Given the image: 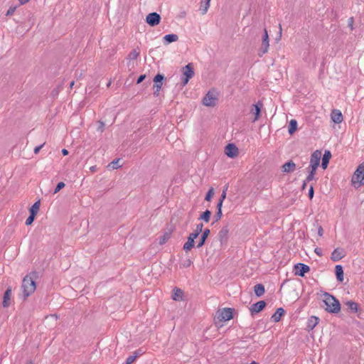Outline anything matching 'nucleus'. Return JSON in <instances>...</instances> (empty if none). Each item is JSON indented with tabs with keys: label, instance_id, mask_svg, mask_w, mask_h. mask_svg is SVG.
Returning a JSON list of instances; mask_svg holds the SVG:
<instances>
[{
	"label": "nucleus",
	"instance_id": "nucleus-1",
	"mask_svg": "<svg viewBox=\"0 0 364 364\" xmlns=\"http://www.w3.org/2000/svg\"><path fill=\"white\" fill-rule=\"evenodd\" d=\"M233 309L223 308L218 309L214 316V324L218 328L223 326L224 323L231 320L233 318Z\"/></svg>",
	"mask_w": 364,
	"mask_h": 364
},
{
	"label": "nucleus",
	"instance_id": "nucleus-2",
	"mask_svg": "<svg viewBox=\"0 0 364 364\" xmlns=\"http://www.w3.org/2000/svg\"><path fill=\"white\" fill-rule=\"evenodd\" d=\"M323 301L326 305L325 310L328 312L337 314L341 311L340 302L330 294H323Z\"/></svg>",
	"mask_w": 364,
	"mask_h": 364
},
{
	"label": "nucleus",
	"instance_id": "nucleus-3",
	"mask_svg": "<svg viewBox=\"0 0 364 364\" xmlns=\"http://www.w3.org/2000/svg\"><path fill=\"white\" fill-rule=\"evenodd\" d=\"M351 184L356 188L364 185V164H360L354 171L351 178Z\"/></svg>",
	"mask_w": 364,
	"mask_h": 364
},
{
	"label": "nucleus",
	"instance_id": "nucleus-4",
	"mask_svg": "<svg viewBox=\"0 0 364 364\" xmlns=\"http://www.w3.org/2000/svg\"><path fill=\"white\" fill-rule=\"evenodd\" d=\"M21 287L25 297H28L35 291L36 286L33 279L27 275L23 279Z\"/></svg>",
	"mask_w": 364,
	"mask_h": 364
},
{
	"label": "nucleus",
	"instance_id": "nucleus-5",
	"mask_svg": "<svg viewBox=\"0 0 364 364\" xmlns=\"http://www.w3.org/2000/svg\"><path fill=\"white\" fill-rule=\"evenodd\" d=\"M218 94L215 89L209 90L203 99V104L206 107H215L218 101Z\"/></svg>",
	"mask_w": 364,
	"mask_h": 364
},
{
	"label": "nucleus",
	"instance_id": "nucleus-6",
	"mask_svg": "<svg viewBox=\"0 0 364 364\" xmlns=\"http://www.w3.org/2000/svg\"><path fill=\"white\" fill-rule=\"evenodd\" d=\"M182 84L183 85H186L190 79H191L194 76V67L193 63H188L186 66H184L182 70Z\"/></svg>",
	"mask_w": 364,
	"mask_h": 364
},
{
	"label": "nucleus",
	"instance_id": "nucleus-7",
	"mask_svg": "<svg viewBox=\"0 0 364 364\" xmlns=\"http://www.w3.org/2000/svg\"><path fill=\"white\" fill-rule=\"evenodd\" d=\"M269 35L267 30L264 28V35L262 37V44L261 47L259 50L258 55L259 56H262L264 54L267 53L269 50Z\"/></svg>",
	"mask_w": 364,
	"mask_h": 364
},
{
	"label": "nucleus",
	"instance_id": "nucleus-8",
	"mask_svg": "<svg viewBox=\"0 0 364 364\" xmlns=\"http://www.w3.org/2000/svg\"><path fill=\"white\" fill-rule=\"evenodd\" d=\"M263 107V104L258 102L257 104L253 105L250 108V114L253 116L252 122H256L260 117L261 109Z\"/></svg>",
	"mask_w": 364,
	"mask_h": 364
},
{
	"label": "nucleus",
	"instance_id": "nucleus-9",
	"mask_svg": "<svg viewBox=\"0 0 364 364\" xmlns=\"http://www.w3.org/2000/svg\"><path fill=\"white\" fill-rule=\"evenodd\" d=\"M164 80V75H161V74H157L154 78V95L155 96H159V92L161 90V88L162 87V85H163V81Z\"/></svg>",
	"mask_w": 364,
	"mask_h": 364
},
{
	"label": "nucleus",
	"instance_id": "nucleus-10",
	"mask_svg": "<svg viewBox=\"0 0 364 364\" xmlns=\"http://www.w3.org/2000/svg\"><path fill=\"white\" fill-rule=\"evenodd\" d=\"M161 16L159 14L153 12L146 16V21L151 26H155L160 23Z\"/></svg>",
	"mask_w": 364,
	"mask_h": 364
},
{
	"label": "nucleus",
	"instance_id": "nucleus-11",
	"mask_svg": "<svg viewBox=\"0 0 364 364\" xmlns=\"http://www.w3.org/2000/svg\"><path fill=\"white\" fill-rule=\"evenodd\" d=\"M322 153L320 150H316L311 156L310 164L309 166L318 167Z\"/></svg>",
	"mask_w": 364,
	"mask_h": 364
},
{
	"label": "nucleus",
	"instance_id": "nucleus-12",
	"mask_svg": "<svg viewBox=\"0 0 364 364\" xmlns=\"http://www.w3.org/2000/svg\"><path fill=\"white\" fill-rule=\"evenodd\" d=\"M295 275L304 277V274L310 271V268L308 265L298 263L294 265Z\"/></svg>",
	"mask_w": 364,
	"mask_h": 364
},
{
	"label": "nucleus",
	"instance_id": "nucleus-13",
	"mask_svg": "<svg viewBox=\"0 0 364 364\" xmlns=\"http://www.w3.org/2000/svg\"><path fill=\"white\" fill-rule=\"evenodd\" d=\"M11 297H12V289L11 287H8L6 291L4 292L3 296L2 305L4 308H8L11 304Z\"/></svg>",
	"mask_w": 364,
	"mask_h": 364
},
{
	"label": "nucleus",
	"instance_id": "nucleus-14",
	"mask_svg": "<svg viewBox=\"0 0 364 364\" xmlns=\"http://www.w3.org/2000/svg\"><path fill=\"white\" fill-rule=\"evenodd\" d=\"M225 154L230 158H235L238 155V149L233 144H229L225 149Z\"/></svg>",
	"mask_w": 364,
	"mask_h": 364
},
{
	"label": "nucleus",
	"instance_id": "nucleus-15",
	"mask_svg": "<svg viewBox=\"0 0 364 364\" xmlns=\"http://www.w3.org/2000/svg\"><path fill=\"white\" fill-rule=\"evenodd\" d=\"M331 119L336 124H341L343 121V116L339 109H334L331 111Z\"/></svg>",
	"mask_w": 364,
	"mask_h": 364
},
{
	"label": "nucleus",
	"instance_id": "nucleus-16",
	"mask_svg": "<svg viewBox=\"0 0 364 364\" xmlns=\"http://www.w3.org/2000/svg\"><path fill=\"white\" fill-rule=\"evenodd\" d=\"M345 256V252L341 248H336L333 250V252L331 254V259L334 261L337 262Z\"/></svg>",
	"mask_w": 364,
	"mask_h": 364
},
{
	"label": "nucleus",
	"instance_id": "nucleus-17",
	"mask_svg": "<svg viewBox=\"0 0 364 364\" xmlns=\"http://www.w3.org/2000/svg\"><path fill=\"white\" fill-rule=\"evenodd\" d=\"M266 306V303L264 301H259L252 304L250 309L252 314H256L260 312Z\"/></svg>",
	"mask_w": 364,
	"mask_h": 364
},
{
	"label": "nucleus",
	"instance_id": "nucleus-18",
	"mask_svg": "<svg viewBox=\"0 0 364 364\" xmlns=\"http://www.w3.org/2000/svg\"><path fill=\"white\" fill-rule=\"evenodd\" d=\"M210 233V230L208 228L205 229L200 236V240L197 245V247L200 248L203 247L205 242L206 239Z\"/></svg>",
	"mask_w": 364,
	"mask_h": 364
},
{
	"label": "nucleus",
	"instance_id": "nucleus-19",
	"mask_svg": "<svg viewBox=\"0 0 364 364\" xmlns=\"http://www.w3.org/2000/svg\"><path fill=\"white\" fill-rule=\"evenodd\" d=\"M295 169H296V164L292 161H289L285 163L282 167V170L284 173L292 172Z\"/></svg>",
	"mask_w": 364,
	"mask_h": 364
},
{
	"label": "nucleus",
	"instance_id": "nucleus-20",
	"mask_svg": "<svg viewBox=\"0 0 364 364\" xmlns=\"http://www.w3.org/2000/svg\"><path fill=\"white\" fill-rule=\"evenodd\" d=\"M331 158V154L330 151H328V150L325 151V153L322 158V163H321V166H322L323 169L325 170L327 168L328 164L329 163Z\"/></svg>",
	"mask_w": 364,
	"mask_h": 364
},
{
	"label": "nucleus",
	"instance_id": "nucleus-21",
	"mask_svg": "<svg viewBox=\"0 0 364 364\" xmlns=\"http://www.w3.org/2000/svg\"><path fill=\"white\" fill-rule=\"evenodd\" d=\"M183 297V291L179 288H174L173 290L172 299L175 301H181Z\"/></svg>",
	"mask_w": 364,
	"mask_h": 364
},
{
	"label": "nucleus",
	"instance_id": "nucleus-22",
	"mask_svg": "<svg viewBox=\"0 0 364 364\" xmlns=\"http://www.w3.org/2000/svg\"><path fill=\"white\" fill-rule=\"evenodd\" d=\"M284 310L283 308H279L277 309L275 313L272 316V319L274 322H279L281 320V318L284 315Z\"/></svg>",
	"mask_w": 364,
	"mask_h": 364
},
{
	"label": "nucleus",
	"instance_id": "nucleus-23",
	"mask_svg": "<svg viewBox=\"0 0 364 364\" xmlns=\"http://www.w3.org/2000/svg\"><path fill=\"white\" fill-rule=\"evenodd\" d=\"M195 245V240L188 237L187 241L184 243L183 249L186 252H190Z\"/></svg>",
	"mask_w": 364,
	"mask_h": 364
},
{
	"label": "nucleus",
	"instance_id": "nucleus-24",
	"mask_svg": "<svg viewBox=\"0 0 364 364\" xmlns=\"http://www.w3.org/2000/svg\"><path fill=\"white\" fill-rule=\"evenodd\" d=\"M318 323V318L316 316H311L307 322L308 329L313 330Z\"/></svg>",
	"mask_w": 364,
	"mask_h": 364
},
{
	"label": "nucleus",
	"instance_id": "nucleus-25",
	"mask_svg": "<svg viewBox=\"0 0 364 364\" xmlns=\"http://www.w3.org/2000/svg\"><path fill=\"white\" fill-rule=\"evenodd\" d=\"M229 230L228 228H223L219 233H218V237L220 242H225L228 239Z\"/></svg>",
	"mask_w": 364,
	"mask_h": 364
},
{
	"label": "nucleus",
	"instance_id": "nucleus-26",
	"mask_svg": "<svg viewBox=\"0 0 364 364\" xmlns=\"http://www.w3.org/2000/svg\"><path fill=\"white\" fill-rule=\"evenodd\" d=\"M211 0H201L200 9L203 14H205L210 7V2Z\"/></svg>",
	"mask_w": 364,
	"mask_h": 364
},
{
	"label": "nucleus",
	"instance_id": "nucleus-27",
	"mask_svg": "<svg viewBox=\"0 0 364 364\" xmlns=\"http://www.w3.org/2000/svg\"><path fill=\"white\" fill-rule=\"evenodd\" d=\"M336 278L338 281H343V270L341 265H336L335 267Z\"/></svg>",
	"mask_w": 364,
	"mask_h": 364
},
{
	"label": "nucleus",
	"instance_id": "nucleus-28",
	"mask_svg": "<svg viewBox=\"0 0 364 364\" xmlns=\"http://www.w3.org/2000/svg\"><path fill=\"white\" fill-rule=\"evenodd\" d=\"M297 129V122L295 119H291L289 122L288 132L290 135H292Z\"/></svg>",
	"mask_w": 364,
	"mask_h": 364
},
{
	"label": "nucleus",
	"instance_id": "nucleus-29",
	"mask_svg": "<svg viewBox=\"0 0 364 364\" xmlns=\"http://www.w3.org/2000/svg\"><path fill=\"white\" fill-rule=\"evenodd\" d=\"M40 205H41L40 200H38L36 203H34V204L31 206V208L29 210L30 214L36 216L39 211Z\"/></svg>",
	"mask_w": 364,
	"mask_h": 364
},
{
	"label": "nucleus",
	"instance_id": "nucleus-30",
	"mask_svg": "<svg viewBox=\"0 0 364 364\" xmlns=\"http://www.w3.org/2000/svg\"><path fill=\"white\" fill-rule=\"evenodd\" d=\"M254 291L257 296H261L264 293V287L261 284H256L254 287Z\"/></svg>",
	"mask_w": 364,
	"mask_h": 364
},
{
	"label": "nucleus",
	"instance_id": "nucleus-31",
	"mask_svg": "<svg viewBox=\"0 0 364 364\" xmlns=\"http://www.w3.org/2000/svg\"><path fill=\"white\" fill-rule=\"evenodd\" d=\"M164 41L168 43L176 42L178 41V37L176 34H168L164 37Z\"/></svg>",
	"mask_w": 364,
	"mask_h": 364
},
{
	"label": "nucleus",
	"instance_id": "nucleus-32",
	"mask_svg": "<svg viewBox=\"0 0 364 364\" xmlns=\"http://www.w3.org/2000/svg\"><path fill=\"white\" fill-rule=\"evenodd\" d=\"M210 215L211 212L209 210H206L200 215L199 219L204 220L205 223H208L210 221Z\"/></svg>",
	"mask_w": 364,
	"mask_h": 364
},
{
	"label": "nucleus",
	"instance_id": "nucleus-33",
	"mask_svg": "<svg viewBox=\"0 0 364 364\" xmlns=\"http://www.w3.org/2000/svg\"><path fill=\"white\" fill-rule=\"evenodd\" d=\"M346 304L353 311L356 312L358 311V304L355 302L349 301Z\"/></svg>",
	"mask_w": 364,
	"mask_h": 364
},
{
	"label": "nucleus",
	"instance_id": "nucleus-34",
	"mask_svg": "<svg viewBox=\"0 0 364 364\" xmlns=\"http://www.w3.org/2000/svg\"><path fill=\"white\" fill-rule=\"evenodd\" d=\"M214 194H215L214 188L213 187H211L208 190V193H207V194L205 196V200L208 201V202L210 201L212 198L213 197Z\"/></svg>",
	"mask_w": 364,
	"mask_h": 364
},
{
	"label": "nucleus",
	"instance_id": "nucleus-35",
	"mask_svg": "<svg viewBox=\"0 0 364 364\" xmlns=\"http://www.w3.org/2000/svg\"><path fill=\"white\" fill-rule=\"evenodd\" d=\"M222 207L221 203L217 205L218 212L215 215L216 221L219 220L222 217Z\"/></svg>",
	"mask_w": 364,
	"mask_h": 364
},
{
	"label": "nucleus",
	"instance_id": "nucleus-36",
	"mask_svg": "<svg viewBox=\"0 0 364 364\" xmlns=\"http://www.w3.org/2000/svg\"><path fill=\"white\" fill-rule=\"evenodd\" d=\"M170 235L171 234L170 233H165L161 238H160V242L159 243L161 245H163L164 243H166L168 240L170 238Z\"/></svg>",
	"mask_w": 364,
	"mask_h": 364
},
{
	"label": "nucleus",
	"instance_id": "nucleus-37",
	"mask_svg": "<svg viewBox=\"0 0 364 364\" xmlns=\"http://www.w3.org/2000/svg\"><path fill=\"white\" fill-rule=\"evenodd\" d=\"M227 189H228V187H226L223 191V193H222V195L220 196V198L218 203V204H220L221 203V206H223V203L224 201V200L226 198V191H227Z\"/></svg>",
	"mask_w": 364,
	"mask_h": 364
},
{
	"label": "nucleus",
	"instance_id": "nucleus-38",
	"mask_svg": "<svg viewBox=\"0 0 364 364\" xmlns=\"http://www.w3.org/2000/svg\"><path fill=\"white\" fill-rule=\"evenodd\" d=\"M137 357V354H136L135 355L129 356L126 360V364H132Z\"/></svg>",
	"mask_w": 364,
	"mask_h": 364
},
{
	"label": "nucleus",
	"instance_id": "nucleus-39",
	"mask_svg": "<svg viewBox=\"0 0 364 364\" xmlns=\"http://www.w3.org/2000/svg\"><path fill=\"white\" fill-rule=\"evenodd\" d=\"M139 55V52L137 51L136 50H133L132 51L130 52L129 56L130 58L132 59H136Z\"/></svg>",
	"mask_w": 364,
	"mask_h": 364
},
{
	"label": "nucleus",
	"instance_id": "nucleus-40",
	"mask_svg": "<svg viewBox=\"0 0 364 364\" xmlns=\"http://www.w3.org/2000/svg\"><path fill=\"white\" fill-rule=\"evenodd\" d=\"M65 184L64 182H59L54 191V193H57L58 191H60L62 188L65 187Z\"/></svg>",
	"mask_w": 364,
	"mask_h": 364
},
{
	"label": "nucleus",
	"instance_id": "nucleus-41",
	"mask_svg": "<svg viewBox=\"0 0 364 364\" xmlns=\"http://www.w3.org/2000/svg\"><path fill=\"white\" fill-rule=\"evenodd\" d=\"M203 224L199 223V224L196 225L194 232H196L199 235L200 233L203 232Z\"/></svg>",
	"mask_w": 364,
	"mask_h": 364
},
{
	"label": "nucleus",
	"instance_id": "nucleus-42",
	"mask_svg": "<svg viewBox=\"0 0 364 364\" xmlns=\"http://www.w3.org/2000/svg\"><path fill=\"white\" fill-rule=\"evenodd\" d=\"M35 217H36L35 215L30 214L29 217L26 220V225H31L35 219Z\"/></svg>",
	"mask_w": 364,
	"mask_h": 364
},
{
	"label": "nucleus",
	"instance_id": "nucleus-43",
	"mask_svg": "<svg viewBox=\"0 0 364 364\" xmlns=\"http://www.w3.org/2000/svg\"><path fill=\"white\" fill-rule=\"evenodd\" d=\"M16 8L15 6H14V7H13V6L10 7V8L8 9L7 12H6V16H11V15L14 14V12H15V11H16Z\"/></svg>",
	"mask_w": 364,
	"mask_h": 364
},
{
	"label": "nucleus",
	"instance_id": "nucleus-44",
	"mask_svg": "<svg viewBox=\"0 0 364 364\" xmlns=\"http://www.w3.org/2000/svg\"><path fill=\"white\" fill-rule=\"evenodd\" d=\"M309 171L310 174H313L315 176V173H316V169H317V167H314V166H309Z\"/></svg>",
	"mask_w": 364,
	"mask_h": 364
},
{
	"label": "nucleus",
	"instance_id": "nucleus-45",
	"mask_svg": "<svg viewBox=\"0 0 364 364\" xmlns=\"http://www.w3.org/2000/svg\"><path fill=\"white\" fill-rule=\"evenodd\" d=\"M314 187L313 186H311L309 191V197L310 200H311L314 197Z\"/></svg>",
	"mask_w": 364,
	"mask_h": 364
},
{
	"label": "nucleus",
	"instance_id": "nucleus-46",
	"mask_svg": "<svg viewBox=\"0 0 364 364\" xmlns=\"http://www.w3.org/2000/svg\"><path fill=\"white\" fill-rule=\"evenodd\" d=\"M198 237V235L194 231L189 234L188 237L195 240Z\"/></svg>",
	"mask_w": 364,
	"mask_h": 364
},
{
	"label": "nucleus",
	"instance_id": "nucleus-47",
	"mask_svg": "<svg viewBox=\"0 0 364 364\" xmlns=\"http://www.w3.org/2000/svg\"><path fill=\"white\" fill-rule=\"evenodd\" d=\"M45 143H43V144H41V146H36L35 149H34V153L36 154H38V152L40 151V150L41 149V148L44 146Z\"/></svg>",
	"mask_w": 364,
	"mask_h": 364
},
{
	"label": "nucleus",
	"instance_id": "nucleus-48",
	"mask_svg": "<svg viewBox=\"0 0 364 364\" xmlns=\"http://www.w3.org/2000/svg\"><path fill=\"white\" fill-rule=\"evenodd\" d=\"M118 163H119V160H117V161H114L112 162V164L113 165L112 167L114 168H117L119 166L118 165Z\"/></svg>",
	"mask_w": 364,
	"mask_h": 364
},
{
	"label": "nucleus",
	"instance_id": "nucleus-49",
	"mask_svg": "<svg viewBox=\"0 0 364 364\" xmlns=\"http://www.w3.org/2000/svg\"><path fill=\"white\" fill-rule=\"evenodd\" d=\"M314 178V175L309 173V175L306 177V181H311Z\"/></svg>",
	"mask_w": 364,
	"mask_h": 364
},
{
	"label": "nucleus",
	"instance_id": "nucleus-50",
	"mask_svg": "<svg viewBox=\"0 0 364 364\" xmlns=\"http://www.w3.org/2000/svg\"><path fill=\"white\" fill-rule=\"evenodd\" d=\"M104 127H105V123H104L103 122H100V126H99L98 129H99L100 132H103V130H104Z\"/></svg>",
	"mask_w": 364,
	"mask_h": 364
},
{
	"label": "nucleus",
	"instance_id": "nucleus-51",
	"mask_svg": "<svg viewBox=\"0 0 364 364\" xmlns=\"http://www.w3.org/2000/svg\"><path fill=\"white\" fill-rule=\"evenodd\" d=\"M145 78V75H140L139 77L138 78L137 80V83H141L144 79Z\"/></svg>",
	"mask_w": 364,
	"mask_h": 364
},
{
	"label": "nucleus",
	"instance_id": "nucleus-52",
	"mask_svg": "<svg viewBox=\"0 0 364 364\" xmlns=\"http://www.w3.org/2000/svg\"><path fill=\"white\" fill-rule=\"evenodd\" d=\"M323 230L322 227L320 226L318 228V235L321 237L323 235Z\"/></svg>",
	"mask_w": 364,
	"mask_h": 364
},
{
	"label": "nucleus",
	"instance_id": "nucleus-53",
	"mask_svg": "<svg viewBox=\"0 0 364 364\" xmlns=\"http://www.w3.org/2000/svg\"><path fill=\"white\" fill-rule=\"evenodd\" d=\"M68 151L66 149H62V154H63V156H67L68 154Z\"/></svg>",
	"mask_w": 364,
	"mask_h": 364
},
{
	"label": "nucleus",
	"instance_id": "nucleus-54",
	"mask_svg": "<svg viewBox=\"0 0 364 364\" xmlns=\"http://www.w3.org/2000/svg\"><path fill=\"white\" fill-rule=\"evenodd\" d=\"M315 252H316L318 255H319V256H321V250H320V249H318V248H316V249H315Z\"/></svg>",
	"mask_w": 364,
	"mask_h": 364
},
{
	"label": "nucleus",
	"instance_id": "nucleus-55",
	"mask_svg": "<svg viewBox=\"0 0 364 364\" xmlns=\"http://www.w3.org/2000/svg\"><path fill=\"white\" fill-rule=\"evenodd\" d=\"M18 1L21 5L25 4L26 3H27L28 1V0H18Z\"/></svg>",
	"mask_w": 364,
	"mask_h": 364
},
{
	"label": "nucleus",
	"instance_id": "nucleus-56",
	"mask_svg": "<svg viewBox=\"0 0 364 364\" xmlns=\"http://www.w3.org/2000/svg\"><path fill=\"white\" fill-rule=\"evenodd\" d=\"M74 84H75V82H74V81H72V82H70V87L72 88V87H73Z\"/></svg>",
	"mask_w": 364,
	"mask_h": 364
},
{
	"label": "nucleus",
	"instance_id": "nucleus-57",
	"mask_svg": "<svg viewBox=\"0 0 364 364\" xmlns=\"http://www.w3.org/2000/svg\"><path fill=\"white\" fill-rule=\"evenodd\" d=\"M306 186V181H304V184L302 186V188L304 189Z\"/></svg>",
	"mask_w": 364,
	"mask_h": 364
},
{
	"label": "nucleus",
	"instance_id": "nucleus-58",
	"mask_svg": "<svg viewBox=\"0 0 364 364\" xmlns=\"http://www.w3.org/2000/svg\"><path fill=\"white\" fill-rule=\"evenodd\" d=\"M90 170H91L92 171H95V166H92V167H91V168H90Z\"/></svg>",
	"mask_w": 364,
	"mask_h": 364
},
{
	"label": "nucleus",
	"instance_id": "nucleus-59",
	"mask_svg": "<svg viewBox=\"0 0 364 364\" xmlns=\"http://www.w3.org/2000/svg\"><path fill=\"white\" fill-rule=\"evenodd\" d=\"M190 264H191V261H190V260H188V264H187V265H186V266L188 267V266H189Z\"/></svg>",
	"mask_w": 364,
	"mask_h": 364
},
{
	"label": "nucleus",
	"instance_id": "nucleus-60",
	"mask_svg": "<svg viewBox=\"0 0 364 364\" xmlns=\"http://www.w3.org/2000/svg\"><path fill=\"white\" fill-rule=\"evenodd\" d=\"M26 364H33L31 361L27 362Z\"/></svg>",
	"mask_w": 364,
	"mask_h": 364
},
{
	"label": "nucleus",
	"instance_id": "nucleus-61",
	"mask_svg": "<svg viewBox=\"0 0 364 364\" xmlns=\"http://www.w3.org/2000/svg\"><path fill=\"white\" fill-rule=\"evenodd\" d=\"M280 33H282V26L279 25Z\"/></svg>",
	"mask_w": 364,
	"mask_h": 364
},
{
	"label": "nucleus",
	"instance_id": "nucleus-62",
	"mask_svg": "<svg viewBox=\"0 0 364 364\" xmlns=\"http://www.w3.org/2000/svg\"><path fill=\"white\" fill-rule=\"evenodd\" d=\"M111 84V82H109V83H107V86L109 87Z\"/></svg>",
	"mask_w": 364,
	"mask_h": 364
}]
</instances>
